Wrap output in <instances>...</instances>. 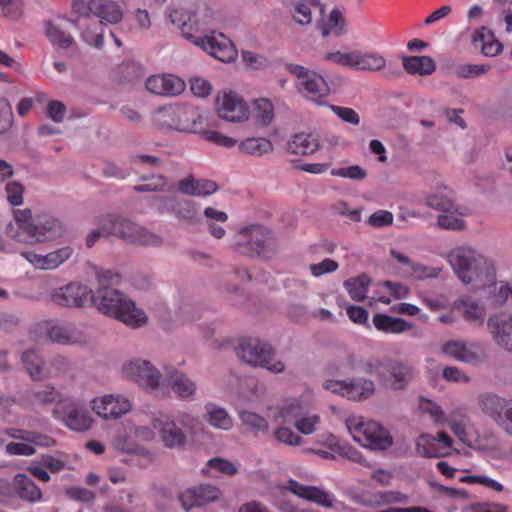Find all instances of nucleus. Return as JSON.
I'll return each mask as SVG.
<instances>
[{
  "mask_svg": "<svg viewBox=\"0 0 512 512\" xmlns=\"http://www.w3.org/2000/svg\"><path fill=\"white\" fill-rule=\"evenodd\" d=\"M65 226L60 219L50 213L35 216L30 209L13 212V220L5 227V234L19 243L40 244L54 241L65 234Z\"/></svg>",
  "mask_w": 512,
  "mask_h": 512,
  "instance_id": "obj_1",
  "label": "nucleus"
},
{
  "mask_svg": "<svg viewBox=\"0 0 512 512\" xmlns=\"http://www.w3.org/2000/svg\"><path fill=\"white\" fill-rule=\"evenodd\" d=\"M165 17L181 30L186 39L224 62V33L199 23L190 10L179 5L170 4L165 10Z\"/></svg>",
  "mask_w": 512,
  "mask_h": 512,
  "instance_id": "obj_2",
  "label": "nucleus"
},
{
  "mask_svg": "<svg viewBox=\"0 0 512 512\" xmlns=\"http://www.w3.org/2000/svg\"><path fill=\"white\" fill-rule=\"evenodd\" d=\"M91 303L104 315L113 317L131 328H140L147 323L146 313L121 291L104 283L92 292Z\"/></svg>",
  "mask_w": 512,
  "mask_h": 512,
  "instance_id": "obj_3",
  "label": "nucleus"
},
{
  "mask_svg": "<svg viewBox=\"0 0 512 512\" xmlns=\"http://www.w3.org/2000/svg\"><path fill=\"white\" fill-rule=\"evenodd\" d=\"M448 261L464 284H473L476 288H482L495 281L493 264L472 248L452 249L448 254Z\"/></svg>",
  "mask_w": 512,
  "mask_h": 512,
  "instance_id": "obj_4",
  "label": "nucleus"
},
{
  "mask_svg": "<svg viewBox=\"0 0 512 512\" xmlns=\"http://www.w3.org/2000/svg\"><path fill=\"white\" fill-rule=\"evenodd\" d=\"M230 247L243 256L261 260H269L277 253L272 231L259 224L242 227L231 238Z\"/></svg>",
  "mask_w": 512,
  "mask_h": 512,
  "instance_id": "obj_5",
  "label": "nucleus"
},
{
  "mask_svg": "<svg viewBox=\"0 0 512 512\" xmlns=\"http://www.w3.org/2000/svg\"><path fill=\"white\" fill-rule=\"evenodd\" d=\"M98 226L105 237L116 236L129 244L159 248L165 243L161 235L121 216L105 215L99 219Z\"/></svg>",
  "mask_w": 512,
  "mask_h": 512,
  "instance_id": "obj_6",
  "label": "nucleus"
},
{
  "mask_svg": "<svg viewBox=\"0 0 512 512\" xmlns=\"http://www.w3.org/2000/svg\"><path fill=\"white\" fill-rule=\"evenodd\" d=\"M204 115L192 105L175 103L157 109L153 115L155 125L161 130L197 133L203 130Z\"/></svg>",
  "mask_w": 512,
  "mask_h": 512,
  "instance_id": "obj_7",
  "label": "nucleus"
},
{
  "mask_svg": "<svg viewBox=\"0 0 512 512\" xmlns=\"http://www.w3.org/2000/svg\"><path fill=\"white\" fill-rule=\"evenodd\" d=\"M237 357L253 367L267 369L278 374L285 371V364L276 359L274 347L259 338L243 337L233 343Z\"/></svg>",
  "mask_w": 512,
  "mask_h": 512,
  "instance_id": "obj_8",
  "label": "nucleus"
},
{
  "mask_svg": "<svg viewBox=\"0 0 512 512\" xmlns=\"http://www.w3.org/2000/svg\"><path fill=\"white\" fill-rule=\"evenodd\" d=\"M124 375L147 392L156 396L167 395L161 372L148 360L133 358L123 364Z\"/></svg>",
  "mask_w": 512,
  "mask_h": 512,
  "instance_id": "obj_9",
  "label": "nucleus"
},
{
  "mask_svg": "<svg viewBox=\"0 0 512 512\" xmlns=\"http://www.w3.org/2000/svg\"><path fill=\"white\" fill-rule=\"evenodd\" d=\"M52 415L67 429L77 433L89 431L94 424V419L86 404L75 398L59 401L55 405Z\"/></svg>",
  "mask_w": 512,
  "mask_h": 512,
  "instance_id": "obj_10",
  "label": "nucleus"
},
{
  "mask_svg": "<svg viewBox=\"0 0 512 512\" xmlns=\"http://www.w3.org/2000/svg\"><path fill=\"white\" fill-rule=\"evenodd\" d=\"M367 372L375 374L383 386L392 390H403L413 379V368L405 362L386 359L369 363Z\"/></svg>",
  "mask_w": 512,
  "mask_h": 512,
  "instance_id": "obj_11",
  "label": "nucleus"
},
{
  "mask_svg": "<svg viewBox=\"0 0 512 512\" xmlns=\"http://www.w3.org/2000/svg\"><path fill=\"white\" fill-rule=\"evenodd\" d=\"M353 439L372 450H386L392 443L389 432L376 421L362 422L354 418L346 420Z\"/></svg>",
  "mask_w": 512,
  "mask_h": 512,
  "instance_id": "obj_12",
  "label": "nucleus"
},
{
  "mask_svg": "<svg viewBox=\"0 0 512 512\" xmlns=\"http://www.w3.org/2000/svg\"><path fill=\"white\" fill-rule=\"evenodd\" d=\"M92 299V290L79 282H70L52 289L48 300L56 306L65 308H83Z\"/></svg>",
  "mask_w": 512,
  "mask_h": 512,
  "instance_id": "obj_13",
  "label": "nucleus"
},
{
  "mask_svg": "<svg viewBox=\"0 0 512 512\" xmlns=\"http://www.w3.org/2000/svg\"><path fill=\"white\" fill-rule=\"evenodd\" d=\"M91 409L104 420H117L131 411L132 402L123 394H107L94 398Z\"/></svg>",
  "mask_w": 512,
  "mask_h": 512,
  "instance_id": "obj_14",
  "label": "nucleus"
},
{
  "mask_svg": "<svg viewBox=\"0 0 512 512\" xmlns=\"http://www.w3.org/2000/svg\"><path fill=\"white\" fill-rule=\"evenodd\" d=\"M48 340L60 345H74L84 340L82 330L74 323L48 320L40 324Z\"/></svg>",
  "mask_w": 512,
  "mask_h": 512,
  "instance_id": "obj_15",
  "label": "nucleus"
},
{
  "mask_svg": "<svg viewBox=\"0 0 512 512\" xmlns=\"http://www.w3.org/2000/svg\"><path fill=\"white\" fill-rule=\"evenodd\" d=\"M221 496V490L215 485L201 484L189 488L182 492L179 500L186 511L194 507H202L210 502L218 500Z\"/></svg>",
  "mask_w": 512,
  "mask_h": 512,
  "instance_id": "obj_16",
  "label": "nucleus"
},
{
  "mask_svg": "<svg viewBox=\"0 0 512 512\" xmlns=\"http://www.w3.org/2000/svg\"><path fill=\"white\" fill-rule=\"evenodd\" d=\"M152 427L158 432L166 448H180L185 445L186 435L174 420L168 417L155 418L152 421Z\"/></svg>",
  "mask_w": 512,
  "mask_h": 512,
  "instance_id": "obj_17",
  "label": "nucleus"
},
{
  "mask_svg": "<svg viewBox=\"0 0 512 512\" xmlns=\"http://www.w3.org/2000/svg\"><path fill=\"white\" fill-rule=\"evenodd\" d=\"M185 82L173 75H154L146 80V88L157 95L176 96L185 90Z\"/></svg>",
  "mask_w": 512,
  "mask_h": 512,
  "instance_id": "obj_18",
  "label": "nucleus"
},
{
  "mask_svg": "<svg viewBox=\"0 0 512 512\" xmlns=\"http://www.w3.org/2000/svg\"><path fill=\"white\" fill-rule=\"evenodd\" d=\"M166 381L178 398L184 400L195 399L197 385L183 372L176 369L166 371Z\"/></svg>",
  "mask_w": 512,
  "mask_h": 512,
  "instance_id": "obj_19",
  "label": "nucleus"
},
{
  "mask_svg": "<svg viewBox=\"0 0 512 512\" xmlns=\"http://www.w3.org/2000/svg\"><path fill=\"white\" fill-rule=\"evenodd\" d=\"M512 401H508L493 393L481 394L478 398V404L481 411L493 419L499 426L503 420L504 413L510 407Z\"/></svg>",
  "mask_w": 512,
  "mask_h": 512,
  "instance_id": "obj_20",
  "label": "nucleus"
},
{
  "mask_svg": "<svg viewBox=\"0 0 512 512\" xmlns=\"http://www.w3.org/2000/svg\"><path fill=\"white\" fill-rule=\"evenodd\" d=\"M288 489L294 493L295 495L315 502L320 506L331 508L333 506V502L331 496L315 486H305L298 483L296 480H289Z\"/></svg>",
  "mask_w": 512,
  "mask_h": 512,
  "instance_id": "obj_21",
  "label": "nucleus"
},
{
  "mask_svg": "<svg viewBox=\"0 0 512 512\" xmlns=\"http://www.w3.org/2000/svg\"><path fill=\"white\" fill-rule=\"evenodd\" d=\"M4 433L12 439L18 441L30 442L31 445L50 448L56 445V440L48 434L40 433L37 431L20 429V428H6Z\"/></svg>",
  "mask_w": 512,
  "mask_h": 512,
  "instance_id": "obj_22",
  "label": "nucleus"
},
{
  "mask_svg": "<svg viewBox=\"0 0 512 512\" xmlns=\"http://www.w3.org/2000/svg\"><path fill=\"white\" fill-rule=\"evenodd\" d=\"M218 189L215 182L206 179H196L188 176L178 183V190L186 195L204 197L213 194Z\"/></svg>",
  "mask_w": 512,
  "mask_h": 512,
  "instance_id": "obj_23",
  "label": "nucleus"
},
{
  "mask_svg": "<svg viewBox=\"0 0 512 512\" xmlns=\"http://www.w3.org/2000/svg\"><path fill=\"white\" fill-rule=\"evenodd\" d=\"M216 113L204 115L203 125L204 128L200 132L205 134L207 140L219 145L224 144V136L216 131L210 130L212 127H219L224 119L222 111L224 110V100L221 101L220 96L216 97L215 101Z\"/></svg>",
  "mask_w": 512,
  "mask_h": 512,
  "instance_id": "obj_24",
  "label": "nucleus"
},
{
  "mask_svg": "<svg viewBox=\"0 0 512 512\" xmlns=\"http://www.w3.org/2000/svg\"><path fill=\"white\" fill-rule=\"evenodd\" d=\"M92 8L102 24H117L123 18L122 8L112 0H92Z\"/></svg>",
  "mask_w": 512,
  "mask_h": 512,
  "instance_id": "obj_25",
  "label": "nucleus"
},
{
  "mask_svg": "<svg viewBox=\"0 0 512 512\" xmlns=\"http://www.w3.org/2000/svg\"><path fill=\"white\" fill-rule=\"evenodd\" d=\"M454 192L445 185H439L427 195L426 205L434 210L450 212L455 209Z\"/></svg>",
  "mask_w": 512,
  "mask_h": 512,
  "instance_id": "obj_26",
  "label": "nucleus"
},
{
  "mask_svg": "<svg viewBox=\"0 0 512 512\" xmlns=\"http://www.w3.org/2000/svg\"><path fill=\"white\" fill-rule=\"evenodd\" d=\"M44 34L52 46L67 49L74 44V39L65 31L60 22L48 20L44 22Z\"/></svg>",
  "mask_w": 512,
  "mask_h": 512,
  "instance_id": "obj_27",
  "label": "nucleus"
},
{
  "mask_svg": "<svg viewBox=\"0 0 512 512\" xmlns=\"http://www.w3.org/2000/svg\"><path fill=\"white\" fill-rule=\"evenodd\" d=\"M15 495L23 501L30 503L40 502L43 494L39 486L26 474L19 473L15 475Z\"/></svg>",
  "mask_w": 512,
  "mask_h": 512,
  "instance_id": "obj_28",
  "label": "nucleus"
},
{
  "mask_svg": "<svg viewBox=\"0 0 512 512\" xmlns=\"http://www.w3.org/2000/svg\"><path fill=\"white\" fill-rule=\"evenodd\" d=\"M472 42L481 44V52L488 57L499 55L503 50L502 43L496 39L494 33L487 27L476 30L472 35Z\"/></svg>",
  "mask_w": 512,
  "mask_h": 512,
  "instance_id": "obj_29",
  "label": "nucleus"
},
{
  "mask_svg": "<svg viewBox=\"0 0 512 512\" xmlns=\"http://www.w3.org/2000/svg\"><path fill=\"white\" fill-rule=\"evenodd\" d=\"M249 117V108L242 97L233 91L226 93V122L239 123Z\"/></svg>",
  "mask_w": 512,
  "mask_h": 512,
  "instance_id": "obj_30",
  "label": "nucleus"
},
{
  "mask_svg": "<svg viewBox=\"0 0 512 512\" xmlns=\"http://www.w3.org/2000/svg\"><path fill=\"white\" fill-rule=\"evenodd\" d=\"M403 68L411 75L428 76L435 72L436 63L432 57L422 56H402Z\"/></svg>",
  "mask_w": 512,
  "mask_h": 512,
  "instance_id": "obj_31",
  "label": "nucleus"
},
{
  "mask_svg": "<svg viewBox=\"0 0 512 512\" xmlns=\"http://www.w3.org/2000/svg\"><path fill=\"white\" fill-rule=\"evenodd\" d=\"M488 327L492 330L497 342L512 352V321L501 317H490Z\"/></svg>",
  "mask_w": 512,
  "mask_h": 512,
  "instance_id": "obj_32",
  "label": "nucleus"
},
{
  "mask_svg": "<svg viewBox=\"0 0 512 512\" xmlns=\"http://www.w3.org/2000/svg\"><path fill=\"white\" fill-rule=\"evenodd\" d=\"M373 324L379 330L386 333H402L412 328V323L403 318L392 317L378 313L373 317Z\"/></svg>",
  "mask_w": 512,
  "mask_h": 512,
  "instance_id": "obj_33",
  "label": "nucleus"
},
{
  "mask_svg": "<svg viewBox=\"0 0 512 512\" xmlns=\"http://www.w3.org/2000/svg\"><path fill=\"white\" fill-rule=\"evenodd\" d=\"M22 362L28 374L33 380H44L47 378V363L44 362L37 351H25L22 354Z\"/></svg>",
  "mask_w": 512,
  "mask_h": 512,
  "instance_id": "obj_34",
  "label": "nucleus"
},
{
  "mask_svg": "<svg viewBox=\"0 0 512 512\" xmlns=\"http://www.w3.org/2000/svg\"><path fill=\"white\" fill-rule=\"evenodd\" d=\"M319 147L318 139L312 134H296L293 139L288 142V150L296 155H311L315 153Z\"/></svg>",
  "mask_w": 512,
  "mask_h": 512,
  "instance_id": "obj_35",
  "label": "nucleus"
},
{
  "mask_svg": "<svg viewBox=\"0 0 512 512\" xmlns=\"http://www.w3.org/2000/svg\"><path fill=\"white\" fill-rule=\"evenodd\" d=\"M375 391L373 381L365 378H352L347 380L346 396L352 400L370 398Z\"/></svg>",
  "mask_w": 512,
  "mask_h": 512,
  "instance_id": "obj_36",
  "label": "nucleus"
},
{
  "mask_svg": "<svg viewBox=\"0 0 512 512\" xmlns=\"http://www.w3.org/2000/svg\"><path fill=\"white\" fill-rule=\"evenodd\" d=\"M41 462L49 473H59L72 469V456L63 451H55L53 454H42Z\"/></svg>",
  "mask_w": 512,
  "mask_h": 512,
  "instance_id": "obj_37",
  "label": "nucleus"
},
{
  "mask_svg": "<svg viewBox=\"0 0 512 512\" xmlns=\"http://www.w3.org/2000/svg\"><path fill=\"white\" fill-rule=\"evenodd\" d=\"M239 149L245 154L261 157L271 153L274 147L272 142L265 137H251L241 141Z\"/></svg>",
  "mask_w": 512,
  "mask_h": 512,
  "instance_id": "obj_38",
  "label": "nucleus"
},
{
  "mask_svg": "<svg viewBox=\"0 0 512 512\" xmlns=\"http://www.w3.org/2000/svg\"><path fill=\"white\" fill-rule=\"evenodd\" d=\"M416 452L427 458H439L449 454L436 442V438L429 434L420 435L416 443Z\"/></svg>",
  "mask_w": 512,
  "mask_h": 512,
  "instance_id": "obj_39",
  "label": "nucleus"
},
{
  "mask_svg": "<svg viewBox=\"0 0 512 512\" xmlns=\"http://www.w3.org/2000/svg\"><path fill=\"white\" fill-rule=\"evenodd\" d=\"M370 283L371 278L366 273H362L357 277L345 280L343 286L353 300L361 302L366 298Z\"/></svg>",
  "mask_w": 512,
  "mask_h": 512,
  "instance_id": "obj_40",
  "label": "nucleus"
},
{
  "mask_svg": "<svg viewBox=\"0 0 512 512\" xmlns=\"http://www.w3.org/2000/svg\"><path fill=\"white\" fill-rule=\"evenodd\" d=\"M303 88L311 95V99H321L330 93V87L325 79L313 72L307 79L301 82Z\"/></svg>",
  "mask_w": 512,
  "mask_h": 512,
  "instance_id": "obj_41",
  "label": "nucleus"
},
{
  "mask_svg": "<svg viewBox=\"0 0 512 512\" xmlns=\"http://www.w3.org/2000/svg\"><path fill=\"white\" fill-rule=\"evenodd\" d=\"M307 414V409L303 404L294 399L289 403H286L278 412V415L275 417V421L278 423L282 422H292L294 423Z\"/></svg>",
  "mask_w": 512,
  "mask_h": 512,
  "instance_id": "obj_42",
  "label": "nucleus"
},
{
  "mask_svg": "<svg viewBox=\"0 0 512 512\" xmlns=\"http://www.w3.org/2000/svg\"><path fill=\"white\" fill-rule=\"evenodd\" d=\"M442 351L449 355L450 357H453L457 361L469 363L473 359H475V354L471 352L462 341H455L451 340L446 342L443 347Z\"/></svg>",
  "mask_w": 512,
  "mask_h": 512,
  "instance_id": "obj_43",
  "label": "nucleus"
},
{
  "mask_svg": "<svg viewBox=\"0 0 512 512\" xmlns=\"http://www.w3.org/2000/svg\"><path fill=\"white\" fill-rule=\"evenodd\" d=\"M20 255L36 270H55L50 253H40L36 250H23Z\"/></svg>",
  "mask_w": 512,
  "mask_h": 512,
  "instance_id": "obj_44",
  "label": "nucleus"
},
{
  "mask_svg": "<svg viewBox=\"0 0 512 512\" xmlns=\"http://www.w3.org/2000/svg\"><path fill=\"white\" fill-rule=\"evenodd\" d=\"M60 397L59 391L52 385H44L35 390L30 394L31 403L33 405H48L56 402Z\"/></svg>",
  "mask_w": 512,
  "mask_h": 512,
  "instance_id": "obj_45",
  "label": "nucleus"
},
{
  "mask_svg": "<svg viewBox=\"0 0 512 512\" xmlns=\"http://www.w3.org/2000/svg\"><path fill=\"white\" fill-rule=\"evenodd\" d=\"M386 65L383 56L377 54L359 55L355 53L354 67L359 70L379 71Z\"/></svg>",
  "mask_w": 512,
  "mask_h": 512,
  "instance_id": "obj_46",
  "label": "nucleus"
},
{
  "mask_svg": "<svg viewBox=\"0 0 512 512\" xmlns=\"http://www.w3.org/2000/svg\"><path fill=\"white\" fill-rule=\"evenodd\" d=\"M256 125L258 127H267L274 119V108L271 102L267 99H260L255 101V115Z\"/></svg>",
  "mask_w": 512,
  "mask_h": 512,
  "instance_id": "obj_47",
  "label": "nucleus"
},
{
  "mask_svg": "<svg viewBox=\"0 0 512 512\" xmlns=\"http://www.w3.org/2000/svg\"><path fill=\"white\" fill-rule=\"evenodd\" d=\"M454 307L463 311L464 316L468 320L482 321L484 316L483 307L479 306L470 298L458 299L454 302Z\"/></svg>",
  "mask_w": 512,
  "mask_h": 512,
  "instance_id": "obj_48",
  "label": "nucleus"
},
{
  "mask_svg": "<svg viewBox=\"0 0 512 512\" xmlns=\"http://www.w3.org/2000/svg\"><path fill=\"white\" fill-rule=\"evenodd\" d=\"M490 69L489 64H461L455 67V74L461 79H472L488 73Z\"/></svg>",
  "mask_w": 512,
  "mask_h": 512,
  "instance_id": "obj_49",
  "label": "nucleus"
},
{
  "mask_svg": "<svg viewBox=\"0 0 512 512\" xmlns=\"http://www.w3.org/2000/svg\"><path fill=\"white\" fill-rule=\"evenodd\" d=\"M113 446L116 450L126 454H143L144 448L137 443L131 436L120 434L113 440Z\"/></svg>",
  "mask_w": 512,
  "mask_h": 512,
  "instance_id": "obj_50",
  "label": "nucleus"
},
{
  "mask_svg": "<svg viewBox=\"0 0 512 512\" xmlns=\"http://www.w3.org/2000/svg\"><path fill=\"white\" fill-rule=\"evenodd\" d=\"M345 26V18L341 11L335 8L331 11L327 24L322 26V35L327 37L331 30H334L337 35H341L346 31Z\"/></svg>",
  "mask_w": 512,
  "mask_h": 512,
  "instance_id": "obj_51",
  "label": "nucleus"
},
{
  "mask_svg": "<svg viewBox=\"0 0 512 512\" xmlns=\"http://www.w3.org/2000/svg\"><path fill=\"white\" fill-rule=\"evenodd\" d=\"M204 215L208 220L209 229L216 238L220 239L224 236V229L218 223L224 222V212L218 211L212 207L204 210Z\"/></svg>",
  "mask_w": 512,
  "mask_h": 512,
  "instance_id": "obj_52",
  "label": "nucleus"
},
{
  "mask_svg": "<svg viewBox=\"0 0 512 512\" xmlns=\"http://www.w3.org/2000/svg\"><path fill=\"white\" fill-rule=\"evenodd\" d=\"M240 418L246 426L255 431L264 432L268 429L267 420L254 412L242 411L240 412Z\"/></svg>",
  "mask_w": 512,
  "mask_h": 512,
  "instance_id": "obj_53",
  "label": "nucleus"
},
{
  "mask_svg": "<svg viewBox=\"0 0 512 512\" xmlns=\"http://www.w3.org/2000/svg\"><path fill=\"white\" fill-rule=\"evenodd\" d=\"M5 452L11 456H33L36 454V448L30 442H9L5 446Z\"/></svg>",
  "mask_w": 512,
  "mask_h": 512,
  "instance_id": "obj_54",
  "label": "nucleus"
},
{
  "mask_svg": "<svg viewBox=\"0 0 512 512\" xmlns=\"http://www.w3.org/2000/svg\"><path fill=\"white\" fill-rule=\"evenodd\" d=\"M24 186L18 181H10L6 184L5 191L7 201L12 206H19L23 203Z\"/></svg>",
  "mask_w": 512,
  "mask_h": 512,
  "instance_id": "obj_55",
  "label": "nucleus"
},
{
  "mask_svg": "<svg viewBox=\"0 0 512 512\" xmlns=\"http://www.w3.org/2000/svg\"><path fill=\"white\" fill-rule=\"evenodd\" d=\"M13 125V111L9 102L0 98V135L5 134Z\"/></svg>",
  "mask_w": 512,
  "mask_h": 512,
  "instance_id": "obj_56",
  "label": "nucleus"
},
{
  "mask_svg": "<svg viewBox=\"0 0 512 512\" xmlns=\"http://www.w3.org/2000/svg\"><path fill=\"white\" fill-rule=\"evenodd\" d=\"M331 174L333 176L349 178L352 180H363L367 176L366 170H364L359 165H352L348 167L332 169Z\"/></svg>",
  "mask_w": 512,
  "mask_h": 512,
  "instance_id": "obj_57",
  "label": "nucleus"
},
{
  "mask_svg": "<svg viewBox=\"0 0 512 512\" xmlns=\"http://www.w3.org/2000/svg\"><path fill=\"white\" fill-rule=\"evenodd\" d=\"M146 180L145 183L134 186V191L136 192H154L158 190H163L166 186V180L161 175H154L149 179L143 178Z\"/></svg>",
  "mask_w": 512,
  "mask_h": 512,
  "instance_id": "obj_58",
  "label": "nucleus"
},
{
  "mask_svg": "<svg viewBox=\"0 0 512 512\" xmlns=\"http://www.w3.org/2000/svg\"><path fill=\"white\" fill-rule=\"evenodd\" d=\"M175 212L179 218L188 222H194L198 216V205L192 201L178 203Z\"/></svg>",
  "mask_w": 512,
  "mask_h": 512,
  "instance_id": "obj_59",
  "label": "nucleus"
},
{
  "mask_svg": "<svg viewBox=\"0 0 512 512\" xmlns=\"http://www.w3.org/2000/svg\"><path fill=\"white\" fill-rule=\"evenodd\" d=\"M69 367L68 360L60 355L53 357L46 366L47 378L57 377L64 373Z\"/></svg>",
  "mask_w": 512,
  "mask_h": 512,
  "instance_id": "obj_60",
  "label": "nucleus"
},
{
  "mask_svg": "<svg viewBox=\"0 0 512 512\" xmlns=\"http://www.w3.org/2000/svg\"><path fill=\"white\" fill-rule=\"evenodd\" d=\"M330 448L333 451H335L336 453H338L339 455H341L347 459H350V460L360 463V464H364V465L367 464L366 460L364 459L362 454L351 446L335 443L333 445H330Z\"/></svg>",
  "mask_w": 512,
  "mask_h": 512,
  "instance_id": "obj_61",
  "label": "nucleus"
},
{
  "mask_svg": "<svg viewBox=\"0 0 512 512\" xmlns=\"http://www.w3.org/2000/svg\"><path fill=\"white\" fill-rule=\"evenodd\" d=\"M74 248L70 245H65L60 248H57L53 251H50L52 263L55 269L59 268L65 262L72 258L74 255Z\"/></svg>",
  "mask_w": 512,
  "mask_h": 512,
  "instance_id": "obj_62",
  "label": "nucleus"
},
{
  "mask_svg": "<svg viewBox=\"0 0 512 512\" xmlns=\"http://www.w3.org/2000/svg\"><path fill=\"white\" fill-rule=\"evenodd\" d=\"M241 56L247 68L252 70H260L267 67V59L252 51L242 50Z\"/></svg>",
  "mask_w": 512,
  "mask_h": 512,
  "instance_id": "obj_63",
  "label": "nucleus"
},
{
  "mask_svg": "<svg viewBox=\"0 0 512 512\" xmlns=\"http://www.w3.org/2000/svg\"><path fill=\"white\" fill-rule=\"evenodd\" d=\"M329 108L344 122L352 125H358L360 123V117L358 113L352 108L341 107L337 105H329Z\"/></svg>",
  "mask_w": 512,
  "mask_h": 512,
  "instance_id": "obj_64",
  "label": "nucleus"
}]
</instances>
